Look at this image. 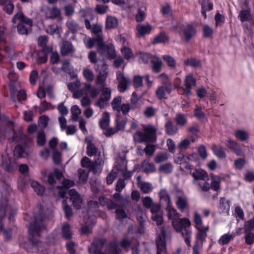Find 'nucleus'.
Returning a JSON list of instances; mask_svg holds the SVG:
<instances>
[{"instance_id": "nucleus-47", "label": "nucleus", "mask_w": 254, "mask_h": 254, "mask_svg": "<svg viewBox=\"0 0 254 254\" xmlns=\"http://www.w3.org/2000/svg\"><path fill=\"white\" fill-rule=\"evenodd\" d=\"M71 113L72 116L70 118V120L72 121H77L78 117L81 114V111L77 105H73L71 108Z\"/></svg>"}, {"instance_id": "nucleus-7", "label": "nucleus", "mask_w": 254, "mask_h": 254, "mask_svg": "<svg viewBox=\"0 0 254 254\" xmlns=\"http://www.w3.org/2000/svg\"><path fill=\"white\" fill-rule=\"evenodd\" d=\"M172 193L175 198V203L177 207L183 212L189 206L187 195L182 190L178 188H176Z\"/></svg>"}, {"instance_id": "nucleus-22", "label": "nucleus", "mask_w": 254, "mask_h": 254, "mask_svg": "<svg viewBox=\"0 0 254 254\" xmlns=\"http://www.w3.org/2000/svg\"><path fill=\"white\" fill-rule=\"evenodd\" d=\"M158 78L163 84L162 86H166V92L170 94L172 91V85L168 76L165 73H162L158 76Z\"/></svg>"}, {"instance_id": "nucleus-15", "label": "nucleus", "mask_w": 254, "mask_h": 254, "mask_svg": "<svg viewBox=\"0 0 254 254\" xmlns=\"http://www.w3.org/2000/svg\"><path fill=\"white\" fill-rule=\"evenodd\" d=\"M68 194L70 196V199L72 200V204L74 207L77 209H80L82 204V200L80 195L74 189L68 190Z\"/></svg>"}, {"instance_id": "nucleus-60", "label": "nucleus", "mask_w": 254, "mask_h": 254, "mask_svg": "<svg viewBox=\"0 0 254 254\" xmlns=\"http://www.w3.org/2000/svg\"><path fill=\"white\" fill-rule=\"evenodd\" d=\"M84 77L89 81H92L94 79V74L91 69L84 68L83 70Z\"/></svg>"}, {"instance_id": "nucleus-50", "label": "nucleus", "mask_w": 254, "mask_h": 254, "mask_svg": "<svg viewBox=\"0 0 254 254\" xmlns=\"http://www.w3.org/2000/svg\"><path fill=\"white\" fill-rule=\"evenodd\" d=\"M36 108H39L40 114H42L43 112L50 109H54V107L50 103L47 102L46 100H44L43 102H42L40 103L39 106L36 107Z\"/></svg>"}, {"instance_id": "nucleus-19", "label": "nucleus", "mask_w": 254, "mask_h": 254, "mask_svg": "<svg viewBox=\"0 0 254 254\" xmlns=\"http://www.w3.org/2000/svg\"><path fill=\"white\" fill-rule=\"evenodd\" d=\"M74 184V183L73 181L69 180L68 179H64L62 182V185L64 188H60V190L59 192V196L62 198L65 197L67 191L68 192L67 189L72 187Z\"/></svg>"}, {"instance_id": "nucleus-54", "label": "nucleus", "mask_w": 254, "mask_h": 254, "mask_svg": "<svg viewBox=\"0 0 254 254\" xmlns=\"http://www.w3.org/2000/svg\"><path fill=\"white\" fill-rule=\"evenodd\" d=\"M208 180L201 181L199 182H196V185L198 186L200 190L203 191H206L210 189V186L208 182Z\"/></svg>"}, {"instance_id": "nucleus-6", "label": "nucleus", "mask_w": 254, "mask_h": 254, "mask_svg": "<svg viewBox=\"0 0 254 254\" xmlns=\"http://www.w3.org/2000/svg\"><path fill=\"white\" fill-rule=\"evenodd\" d=\"M17 20H19L21 23H19L17 26V32L21 35H27L28 33V30L22 23H25L31 27L32 26V20L25 16L22 12H18L15 14L12 19L13 23H15Z\"/></svg>"}, {"instance_id": "nucleus-2", "label": "nucleus", "mask_w": 254, "mask_h": 254, "mask_svg": "<svg viewBox=\"0 0 254 254\" xmlns=\"http://www.w3.org/2000/svg\"><path fill=\"white\" fill-rule=\"evenodd\" d=\"M88 249L90 254H119L120 253L116 242L107 243V239L104 238L94 240Z\"/></svg>"}, {"instance_id": "nucleus-18", "label": "nucleus", "mask_w": 254, "mask_h": 254, "mask_svg": "<svg viewBox=\"0 0 254 254\" xmlns=\"http://www.w3.org/2000/svg\"><path fill=\"white\" fill-rule=\"evenodd\" d=\"M30 153L28 146L25 145L24 147L21 145H17L14 149V155L17 157H25Z\"/></svg>"}, {"instance_id": "nucleus-52", "label": "nucleus", "mask_w": 254, "mask_h": 254, "mask_svg": "<svg viewBox=\"0 0 254 254\" xmlns=\"http://www.w3.org/2000/svg\"><path fill=\"white\" fill-rule=\"evenodd\" d=\"M177 124L180 126H184L187 123V119L186 116L182 114H177L175 118Z\"/></svg>"}, {"instance_id": "nucleus-51", "label": "nucleus", "mask_w": 254, "mask_h": 254, "mask_svg": "<svg viewBox=\"0 0 254 254\" xmlns=\"http://www.w3.org/2000/svg\"><path fill=\"white\" fill-rule=\"evenodd\" d=\"M134 109L135 107L131 106L128 103H123L122 104L119 109V112H118V113L120 114L122 112L124 115H127L130 110H134Z\"/></svg>"}, {"instance_id": "nucleus-8", "label": "nucleus", "mask_w": 254, "mask_h": 254, "mask_svg": "<svg viewBox=\"0 0 254 254\" xmlns=\"http://www.w3.org/2000/svg\"><path fill=\"white\" fill-rule=\"evenodd\" d=\"M117 79L119 82L118 88L120 92H124L127 89L129 84V79L124 76L123 73L120 71L117 72Z\"/></svg>"}, {"instance_id": "nucleus-43", "label": "nucleus", "mask_w": 254, "mask_h": 254, "mask_svg": "<svg viewBox=\"0 0 254 254\" xmlns=\"http://www.w3.org/2000/svg\"><path fill=\"white\" fill-rule=\"evenodd\" d=\"M122 97L117 96L115 97L111 102V106L114 111L119 112V109L122 105Z\"/></svg>"}, {"instance_id": "nucleus-44", "label": "nucleus", "mask_w": 254, "mask_h": 254, "mask_svg": "<svg viewBox=\"0 0 254 254\" xmlns=\"http://www.w3.org/2000/svg\"><path fill=\"white\" fill-rule=\"evenodd\" d=\"M66 25L68 29L73 33H75L80 28L79 25L72 20H69L66 22Z\"/></svg>"}, {"instance_id": "nucleus-41", "label": "nucleus", "mask_w": 254, "mask_h": 254, "mask_svg": "<svg viewBox=\"0 0 254 254\" xmlns=\"http://www.w3.org/2000/svg\"><path fill=\"white\" fill-rule=\"evenodd\" d=\"M184 82L185 87L192 88L196 84V80L192 74H189L186 76Z\"/></svg>"}, {"instance_id": "nucleus-33", "label": "nucleus", "mask_w": 254, "mask_h": 254, "mask_svg": "<svg viewBox=\"0 0 254 254\" xmlns=\"http://www.w3.org/2000/svg\"><path fill=\"white\" fill-rule=\"evenodd\" d=\"M127 121V118L123 117L120 114H118L116 120V127L117 129L118 130H124Z\"/></svg>"}, {"instance_id": "nucleus-26", "label": "nucleus", "mask_w": 254, "mask_h": 254, "mask_svg": "<svg viewBox=\"0 0 254 254\" xmlns=\"http://www.w3.org/2000/svg\"><path fill=\"white\" fill-rule=\"evenodd\" d=\"M95 71L99 74L107 76L108 75V66L104 61L99 62L96 66Z\"/></svg>"}, {"instance_id": "nucleus-25", "label": "nucleus", "mask_w": 254, "mask_h": 254, "mask_svg": "<svg viewBox=\"0 0 254 254\" xmlns=\"http://www.w3.org/2000/svg\"><path fill=\"white\" fill-rule=\"evenodd\" d=\"M160 200L165 203L167 206L172 205L171 197L166 189H161L159 192Z\"/></svg>"}, {"instance_id": "nucleus-35", "label": "nucleus", "mask_w": 254, "mask_h": 254, "mask_svg": "<svg viewBox=\"0 0 254 254\" xmlns=\"http://www.w3.org/2000/svg\"><path fill=\"white\" fill-rule=\"evenodd\" d=\"M235 137L241 141H246L249 139V132L244 129H238L235 133Z\"/></svg>"}, {"instance_id": "nucleus-63", "label": "nucleus", "mask_w": 254, "mask_h": 254, "mask_svg": "<svg viewBox=\"0 0 254 254\" xmlns=\"http://www.w3.org/2000/svg\"><path fill=\"white\" fill-rule=\"evenodd\" d=\"M190 144V140L189 138H185L179 143L177 147L180 150H186L189 147Z\"/></svg>"}, {"instance_id": "nucleus-55", "label": "nucleus", "mask_w": 254, "mask_h": 254, "mask_svg": "<svg viewBox=\"0 0 254 254\" xmlns=\"http://www.w3.org/2000/svg\"><path fill=\"white\" fill-rule=\"evenodd\" d=\"M166 92V86H160L157 89L155 94L158 99L161 100L165 98Z\"/></svg>"}, {"instance_id": "nucleus-29", "label": "nucleus", "mask_w": 254, "mask_h": 254, "mask_svg": "<svg viewBox=\"0 0 254 254\" xmlns=\"http://www.w3.org/2000/svg\"><path fill=\"white\" fill-rule=\"evenodd\" d=\"M166 210L168 212V217L169 219L172 220V222L174 220H176L179 218L181 216L176 209H175L172 205H168L166 206Z\"/></svg>"}, {"instance_id": "nucleus-24", "label": "nucleus", "mask_w": 254, "mask_h": 254, "mask_svg": "<svg viewBox=\"0 0 254 254\" xmlns=\"http://www.w3.org/2000/svg\"><path fill=\"white\" fill-rule=\"evenodd\" d=\"M92 32L95 35L97 42H101L103 40L102 35V29L100 25L93 24L90 29Z\"/></svg>"}, {"instance_id": "nucleus-17", "label": "nucleus", "mask_w": 254, "mask_h": 254, "mask_svg": "<svg viewBox=\"0 0 254 254\" xmlns=\"http://www.w3.org/2000/svg\"><path fill=\"white\" fill-rule=\"evenodd\" d=\"M193 178V183L201 181L209 180V177L207 173L203 170H195L192 174Z\"/></svg>"}, {"instance_id": "nucleus-39", "label": "nucleus", "mask_w": 254, "mask_h": 254, "mask_svg": "<svg viewBox=\"0 0 254 254\" xmlns=\"http://www.w3.org/2000/svg\"><path fill=\"white\" fill-rule=\"evenodd\" d=\"M213 8V4L209 2L208 0H202L201 3V13L205 18H206V11L210 10Z\"/></svg>"}, {"instance_id": "nucleus-5", "label": "nucleus", "mask_w": 254, "mask_h": 254, "mask_svg": "<svg viewBox=\"0 0 254 254\" xmlns=\"http://www.w3.org/2000/svg\"><path fill=\"white\" fill-rule=\"evenodd\" d=\"M8 197L7 195L4 196L1 194V198L0 202V231H3V225L1 223L2 219L7 214L9 215L8 219L10 220L11 218L15 213L16 210L8 205Z\"/></svg>"}, {"instance_id": "nucleus-58", "label": "nucleus", "mask_w": 254, "mask_h": 254, "mask_svg": "<svg viewBox=\"0 0 254 254\" xmlns=\"http://www.w3.org/2000/svg\"><path fill=\"white\" fill-rule=\"evenodd\" d=\"M221 182V179L219 177H215L212 179L211 183L210 189H212L213 190L217 191L220 189V184Z\"/></svg>"}, {"instance_id": "nucleus-40", "label": "nucleus", "mask_w": 254, "mask_h": 254, "mask_svg": "<svg viewBox=\"0 0 254 254\" xmlns=\"http://www.w3.org/2000/svg\"><path fill=\"white\" fill-rule=\"evenodd\" d=\"M110 123V115L108 113L105 112L102 115V118L100 121V127L102 129H107Z\"/></svg>"}, {"instance_id": "nucleus-46", "label": "nucleus", "mask_w": 254, "mask_h": 254, "mask_svg": "<svg viewBox=\"0 0 254 254\" xmlns=\"http://www.w3.org/2000/svg\"><path fill=\"white\" fill-rule=\"evenodd\" d=\"M10 126V130L9 131H6L4 134L5 137H7L9 140L13 141L16 140L15 135L16 133L13 129V123L10 122L9 123Z\"/></svg>"}, {"instance_id": "nucleus-62", "label": "nucleus", "mask_w": 254, "mask_h": 254, "mask_svg": "<svg viewBox=\"0 0 254 254\" xmlns=\"http://www.w3.org/2000/svg\"><path fill=\"white\" fill-rule=\"evenodd\" d=\"M97 43L98 44V52L102 55H105L107 54L108 49L107 45H105V44L103 43V41H101V42H97Z\"/></svg>"}, {"instance_id": "nucleus-14", "label": "nucleus", "mask_w": 254, "mask_h": 254, "mask_svg": "<svg viewBox=\"0 0 254 254\" xmlns=\"http://www.w3.org/2000/svg\"><path fill=\"white\" fill-rule=\"evenodd\" d=\"M136 30L137 37L141 38L149 34L152 30V27L149 23L138 24L136 26Z\"/></svg>"}, {"instance_id": "nucleus-61", "label": "nucleus", "mask_w": 254, "mask_h": 254, "mask_svg": "<svg viewBox=\"0 0 254 254\" xmlns=\"http://www.w3.org/2000/svg\"><path fill=\"white\" fill-rule=\"evenodd\" d=\"M193 222L196 228L203 227L201 217L197 212H195L194 213Z\"/></svg>"}, {"instance_id": "nucleus-11", "label": "nucleus", "mask_w": 254, "mask_h": 254, "mask_svg": "<svg viewBox=\"0 0 254 254\" xmlns=\"http://www.w3.org/2000/svg\"><path fill=\"white\" fill-rule=\"evenodd\" d=\"M1 166L8 172H12L17 167L14 161H12L7 155H2Z\"/></svg>"}, {"instance_id": "nucleus-21", "label": "nucleus", "mask_w": 254, "mask_h": 254, "mask_svg": "<svg viewBox=\"0 0 254 254\" xmlns=\"http://www.w3.org/2000/svg\"><path fill=\"white\" fill-rule=\"evenodd\" d=\"M229 200L226 199L224 197H221L219 200V210L220 213L226 214L228 215L230 210Z\"/></svg>"}, {"instance_id": "nucleus-45", "label": "nucleus", "mask_w": 254, "mask_h": 254, "mask_svg": "<svg viewBox=\"0 0 254 254\" xmlns=\"http://www.w3.org/2000/svg\"><path fill=\"white\" fill-rule=\"evenodd\" d=\"M234 237H235V235L234 234H226L221 237V238H220V239L218 241V242L220 244H221L222 245H227L231 241H232L234 239Z\"/></svg>"}, {"instance_id": "nucleus-3", "label": "nucleus", "mask_w": 254, "mask_h": 254, "mask_svg": "<svg viewBox=\"0 0 254 254\" xmlns=\"http://www.w3.org/2000/svg\"><path fill=\"white\" fill-rule=\"evenodd\" d=\"M172 224L176 232L181 233L186 244L188 246H190L192 231L190 228L191 225L190 220L187 218H179L176 220H174Z\"/></svg>"}, {"instance_id": "nucleus-20", "label": "nucleus", "mask_w": 254, "mask_h": 254, "mask_svg": "<svg viewBox=\"0 0 254 254\" xmlns=\"http://www.w3.org/2000/svg\"><path fill=\"white\" fill-rule=\"evenodd\" d=\"M213 153L219 159H223L226 157L225 149L221 145H217L216 144H212L211 147Z\"/></svg>"}, {"instance_id": "nucleus-1", "label": "nucleus", "mask_w": 254, "mask_h": 254, "mask_svg": "<svg viewBox=\"0 0 254 254\" xmlns=\"http://www.w3.org/2000/svg\"><path fill=\"white\" fill-rule=\"evenodd\" d=\"M34 222L28 227L29 239L20 237L19 238V246L30 252L33 247H37L40 242L37 237L46 230V218L44 216L41 206L37 207L34 211Z\"/></svg>"}, {"instance_id": "nucleus-37", "label": "nucleus", "mask_w": 254, "mask_h": 254, "mask_svg": "<svg viewBox=\"0 0 254 254\" xmlns=\"http://www.w3.org/2000/svg\"><path fill=\"white\" fill-rule=\"evenodd\" d=\"M165 129L168 135H173L177 133L178 127L176 126L173 125L172 121H168L165 124Z\"/></svg>"}, {"instance_id": "nucleus-12", "label": "nucleus", "mask_w": 254, "mask_h": 254, "mask_svg": "<svg viewBox=\"0 0 254 254\" xmlns=\"http://www.w3.org/2000/svg\"><path fill=\"white\" fill-rule=\"evenodd\" d=\"M42 11L47 19H55L61 15V11L56 6L53 7H45L43 8Z\"/></svg>"}, {"instance_id": "nucleus-10", "label": "nucleus", "mask_w": 254, "mask_h": 254, "mask_svg": "<svg viewBox=\"0 0 254 254\" xmlns=\"http://www.w3.org/2000/svg\"><path fill=\"white\" fill-rule=\"evenodd\" d=\"M226 146L237 156H241L243 155V150L241 146L235 140L229 138L226 142Z\"/></svg>"}, {"instance_id": "nucleus-4", "label": "nucleus", "mask_w": 254, "mask_h": 254, "mask_svg": "<svg viewBox=\"0 0 254 254\" xmlns=\"http://www.w3.org/2000/svg\"><path fill=\"white\" fill-rule=\"evenodd\" d=\"M143 131H136L133 135L135 142H154L156 140V128L150 125L142 126Z\"/></svg>"}, {"instance_id": "nucleus-36", "label": "nucleus", "mask_w": 254, "mask_h": 254, "mask_svg": "<svg viewBox=\"0 0 254 254\" xmlns=\"http://www.w3.org/2000/svg\"><path fill=\"white\" fill-rule=\"evenodd\" d=\"M84 90L88 91L90 97L92 98L96 97L99 94V90L95 87H92L90 84H85L84 87Z\"/></svg>"}, {"instance_id": "nucleus-23", "label": "nucleus", "mask_w": 254, "mask_h": 254, "mask_svg": "<svg viewBox=\"0 0 254 254\" xmlns=\"http://www.w3.org/2000/svg\"><path fill=\"white\" fill-rule=\"evenodd\" d=\"M196 32V31L194 27L190 25H187L184 31L185 40L189 42L190 39L195 35Z\"/></svg>"}, {"instance_id": "nucleus-9", "label": "nucleus", "mask_w": 254, "mask_h": 254, "mask_svg": "<svg viewBox=\"0 0 254 254\" xmlns=\"http://www.w3.org/2000/svg\"><path fill=\"white\" fill-rule=\"evenodd\" d=\"M161 235H159L156 240V245L157 247V254H162L166 253V243L165 241V231L164 227H162L161 230Z\"/></svg>"}, {"instance_id": "nucleus-42", "label": "nucleus", "mask_w": 254, "mask_h": 254, "mask_svg": "<svg viewBox=\"0 0 254 254\" xmlns=\"http://www.w3.org/2000/svg\"><path fill=\"white\" fill-rule=\"evenodd\" d=\"M31 186L38 195H42L45 191V188L36 181H32Z\"/></svg>"}, {"instance_id": "nucleus-57", "label": "nucleus", "mask_w": 254, "mask_h": 254, "mask_svg": "<svg viewBox=\"0 0 254 254\" xmlns=\"http://www.w3.org/2000/svg\"><path fill=\"white\" fill-rule=\"evenodd\" d=\"M172 170L173 165L171 163L164 164L159 167V170L160 172H162L166 174L170 173L172 171Z\"/></svg>"}, {"instance_id": "nucleus-30", "label": "nucleus", "mask_w": 254, "mask_h": 254, "mask_svg": "<svg viewBox=\"0 0 254 254\" xmlns=\"http://www.w3.org/2000/svg\"><path fill=\"white\" fill-rule=\"evenodd\" d=\"M138 187L145 194L151 193L154 188L151 183L146 182H140Z\"/></svg>"}, {"instance_id": "nucleus-49", "label": "nucleus", "mask_w": 254, "mask_h": 254, "mask_svg": "<svg viewBox=\"0 0 254 254\" xmlns=\"http://www.w3.org/2000/svg\"><path fill=\"white\" fill-rule=\"evenodd\" d=\"M101 92L102 93L100 97L109 102L111 97V89L105 86L102 87Z\"/></svg>"}, {"instance_id": "nucleus-34", "label": "nucleus", "mask_w": 254, "mask_h": 254, "mask_svg": "<svg viewBox=\"0 0 254 254\" xmlns=\"http://www.w3.org/2000/svg\"><path fill=\"white\" fill-rule=\"evenodd\" d=\"M169 38L165 32H161L152 41V44L165 43L169 41Z\"/></svg>"}, {"instance_id": "nucleus-56", "label": "nucleus", "mask_w": 254, "mask_h": 254, "mask_svg": "<svg viewBox=\"0 0 254 254\" xmlns=\"http://www.w3.org/2000/svg\"><path fill=\"white\" fill-rule=\"evenodd\" d=\"M251 16L250 11L249 10H242L239 13V17L242 22L248 21Z\"/></svg>"}, {"instance_id": "nucleus-31", "label": "nucleus", "mask_w": 254, "mask_h": 254, "mask_svg": "<svg viewBox=\"0 0 254 254\" xmlns=\"http://www.w3.org/2000/svg\"><path fill=\"white\" fill-rule=\"evenodd\" d=\"M141 167L143 172L146 174L154 172L155 171V167L153 163L149 162V160H144L141 163Z\"/></svg>"}, {"instance_id": "nucleus-59", "label": "nucleus", "mask_w": 254, "mask_h": 254, "mask_svg": "<svg viewBox=\"0 0 254 254\" xmlns=\"http://www.w3.org/2000/svg\"><path fill=\"white\" fill-rule=\"evenodd\" d=\"M184 64L186 65H189L192 67H198L200 65V63L199 60L193 59H188L184 62Z\"/></svg>"}, {"instance_id": "nucleus-38", "label": "nucleus", "mask_w": 254, "mask_h": 254, "mask_svg": "<svg viewBox=\"0 0 254 254\" xmlns=\"http://www.w3.org/2000/svg\"><path fill=\"white\" fill-rule=\"evenodd\" d=\"M118 25V19L114 16H108L106 21V27L107 29L114 28Z\"/></svg>"}, {"instance_id": "nucleus-64", "label": "nucleus", "mask_w": 254, "mask_h": 254, "mask_svg": "<svg viewBox=\"0 0 254 254\" xmlns=\"http://www.w3.org/2000/svg\"><path fill=\"white\" fill-rule=\"evenodd\" d=\"M244 229L245 233H248L254 229V218L245 222Z\"/></svg>"}, {"instance_id": "nucleus-28", "label": "nucleus", "mask_w": 254, "mask_h": 254, "mask_svg": "<svg viewBox=\"0 0 254 254\" xmlns=\"http://www.w3.org/2000/svg\"><path fill=\"white\" fill-rule=\"evenodd\" d=\"M197 230L196 234V239L197 240L200 241L201 244L205 239L207 237V232L208 231L209 227L208 226L205 227H201L196 228Z\"/></svg>"}, {"instance_id": "nucleus-16", "label": "nucleus", "mask_w": 254, "mask_h": 254, "mask_svg": "<svg viewBox=\"0 0 254 254\" xmlns=\"http://www.w3.org/2000/svg\"><path fill=\"white\" fill-rule=\"evenodd\" d=\"M72 43L68 41H63L61 47V53L63 56H67L75 52Z\"/></svg>"}, {"instance_id": "nucleus-27", "label": "nucleus", "mask_w": 254, "mask_h": 254, "mask_svg": "<svg viewBox=\"0 0 254 254\" xmlns=\"http://www.w3.org/2000/svg\"><path fill=\"white\" fill-rule=\"evenodd\" d=\"M117 170L120 172L125 178H128L130 176V174L127 171V162L125 160H122L120 163L117 166Z\"/></svg>"}, {"instance_id": "nucleus-13", "label": "nucleus", "mask_w": 254, "mask_h": 254, "mask_svg": "<svg viewBox=\"0 0 254 254\" xmlns=\"http://www.w3.org/2000/svg\"><path fill=\"white\" fill-rule=\"evenodd\" d=\"M85 142L87 144L86 147V154L88 156H93L96 155H100V151L95 146V145L92 142L91 139L87 137L85 138Z\"/></svg>"}, {"instance_id": "nucleus-53", "label": "nucleus", "mask_w": 254, "mask_h": 254, "mask_svg": "<svg viewBox=\"0 0 254 254\" xmlns=\"http://www.w3.org/2000/svg\"><path fill=\"white\" fill-rule=\"evenodd\" d=\"M83 42L88 49H91L94 46L97 41L95 37L94 38H92L85 36L83 39Z\"/></svg>"}, {"instance_id": "nucleus-32", "label": "nucleus", "mask_w": 254, "mask_h": 254, "mask_svg": "<svg viewBox=\"0 0 254 254\" xmlns=\"http://www.w3.org/2000/svg\"><path fill=\"white\" fill-rule=\"evenodd\" d=\"M62 234L63 237L65 239H69L72 237V232L68 224L66 223L63 224L62 226Z\"/></svg>"}, {"instance_id": "nucleus-48", "label": "nucleus", "mask_w": 254, "mask_h": 254, "mask_svg": "<svg viewBox=\"0 0 254 254\" xmlns=\"http://www.w3.org/2000/svg\"><path fill=\"white\" fill-rule=\"evenodd\" d=\"M62 205L65 217L67 219H69L73 215L71 207L66 203V200L63 201Z\"/></svg>"}]
</instances>
